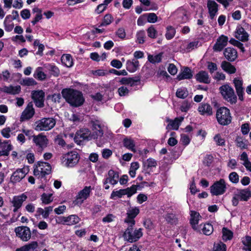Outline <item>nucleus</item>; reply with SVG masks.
Listing matches in <instances>:
<instances>
[{"label":"nucleus","mask_w":251,"mask_h":251,"mask_svg":"<svg viewBox=\"0 0 251 251\" xmlns=\"http://www.w3.org/2000/svg\"><path fill=\"white\" fill-rule=\"evenodd\" d=\"M27 196L24 193L17 197V209L21 207L23 202L26 200Z\"/></svg>","instance_id":"57"},{"label":"nucleus","mask_w":251,"mask_h":251,"mask_svg":"<svg viewBox=\"0 0 251 251\" xmlns=\"http://www.w3.org/2000/svg\"><path fill=\"white\" fill-rule=\"evenodd\" d=\"M147 33L149 37L155 38L156 37L157 32L155 27L153 25H151L148 28Z\"/></svg>","instance_id":"60"},{"label":"nucleus","mask_w":251,"mask_h":251,"mask_svg":"<svg viewBox=\"0 0 251 251\" xmlns=\"http://www.w3.org/2000/svg\"><path fill=\"white\" fill-rule=\"evenodd\" d=\"M233 84L239 100H240L241 101H243L244 99V88L243 87V79L239 77H235L233 79Z\"/></svg>","instance_id":"16"},{"label":"nucleus","mask_w":251,"mask_h":251,"mask_svg":"<svg viewBox=\"0 0 251 251\" xmlns=\"http://www.w3.org/2000/svg\"><path fill=\"white\" fill-rule=\"evenodd\" d=\"M235 142L237 147L240 148L242 150L247 149L249 145L248 142L247 140L239 136L236 138Z\"/></svg>","instance_id":"44"},{"label":"nucleus","mask_w":251,"mask_h":251,"mask_svg":"<svg viewBox=\"0 0 251 251\" xmlns=\"http://www.w3.org/2000/svg\"><path fill=\"white\" fill-rule=\"evenodd\" d=\"M91 131L88 128H81L77 131L75 135L74 140L78 144L86 139H89L90 137Z\"/></svg>","instance_id":"15"},{"label":"nucleus","mask_w":251,"mask_h":251,"mask_svg":"<svg viewBox=\"0 0 251 251\" xmlns=\"http://www.w3.org/2000/svg\"><path fill=\"white\" fill-rule=\"evenodd\" d=\"M199 42L198 41H194L190 42L186 47V50L187 52H189L197 48L199 45Z\"/></svg>","instance_id":"59"},{"label":"nucleus","mask_w":251,"mask_h":251,"mask_svg":"<svg viewBox=\"0 0 251 251\" xmlns=\"http://www.w3.org/2000/svg\"><path fill=\"white\" fill-rule=\"evenodd\" d=\"M136 36L137 42L139 44H143L144 43L146 34L144 30H140L138 31L136 33Z\"/></svg>","instance_id":"55"},{"label":"nucleus","mask_w":251,"mask_h":251,"mask_svg":"<svg viewBox=\"0 0 251 251\" xmlns=\"http://www.w3.org/2000/svg\"><path fill=\"white\" fill-rule=\"evenodd\" d=\"M218 6L217 3L213 0H209L207 1V7L211 19H213L216 15L218 10Z\"/></svg>","instance_id":"29"},{"label":"nucleus","mask_w":251,"mask_h":251,"mask_svg":"<svg viewBox=\"0 0 251 251\" xmlns=\"http://www.w3.org/2000/svg\"><path fill=\"white\" fill-rule=\"evenodd\" d=\"M123 234L124 239L130 243L138 241L143 235L142 229H133L134 226L128 225Z\"/></svg>","instance_id":"2"},{"label":"nucleus","mask_w":251,"mask_h":251,"mask_svg":"<svg viewBox=\"0 0 251 251\" xmlns=\"http://www.w3.org/2000/svg\"><path fill=\"white\" fill-rule=\"evenodd\" d=\"M219 90L224 99L231 104L235 103L237 101V97L233 89L228 84L222 85L219 88Z\"/></svg>","instance_id":"5"},{"label":"nucleus","mask_w":251,"mask_h":251,"mask_svg":"<svg viewBox=\"0 0 251 251\" xmlns=\"http://www.w3.org/2000/svg\"><path fill=\"white\" fill-rule=\"evenodd\" d=\"M228 41V38L224 35H221L217 39V41L214 44L213 49L215 51H221L225 47L227 44Z\"/></svg>","instance_id":"20"},{"label":"nucleus","mask_w":251,"mask_h":251,"mask_svg":"<svg viewBox=\"0 0 251 251\" xmlns=\"http://www.w3.org/2000/svg\"><path fill=\"white\" fill-rule=\"evenodd\" d=\"M139 168V164L137 162L131 163L129 171V174L131 177H134L136 175V171Z\"/></svg>","instance_id":"51"},{"label":"nucleus","mask_w":251,"mask_h":251,"mask_svg":"<svg viewBox=\"0 0 251 251\" xmlns=\"http://www.w3.org/2000/svg\"><path fill=\"white\" fill-rule=\"evenodd\" d=\"M56 124V120L53 118H43L37 121L35 129L36 131H48L52 129Z\"/></svg>","instance_id":"3"},{"label":"nucleus","mask_w":251,"mask_h":251,"mask_svg":"<svg viewBox=\"0 0 251 251\" xmlns=\"http://www.w3.org/2000/svg\"><path fill=\"white\" fill-rule=\"evenodd\" d=\"M139 81L140 78L139 77L136 79L131 77H123L120 79L119 82L121 84L130 85L131 86H132L135 85L136 83Z\"/></svg>","instance_id":"41"},{"label":"nucleus","mask_w":251,"mask_h":251,"mask_svg":"<svg viewBox=\"0 0 251 251\" xmlns=\"http://www.w3.org/2000/svg\"><path fill=\"white\" fill-rule=\"evenodd\" d=\"M145 165L148 168H155L157 166V162L155 159L150 158L147 160L145 163Z\"/></svg>","instance_id":"61"},{"label":"nucleus","mask_w":251,"mask_h":251,"mask_svg":"<svg viewBox=\"0 0 251 251\" xmlns=\"http://www.w3.org/2000/svg\"><path fill=\"white\" fill-rule=\"evenodd\" d=\"M183 120L184 118L182 117L176 118L174 120H171L169 118H166V121L168 123V125L167 126L166 128L167 129L177 130L181 124V123L183 121Z\"/></svg>","instance_id":"23"},{"label":"nucleus","mask_w":251,"mask_h":251,"mask_svg":"<svg viewBox=\"0 0 251 251\" xmlns=\"http://www.w3.org/2000/svg\"><path fill=\"white\" fill-rule=\"evenodd\" d=\"M139 62L137 59L128 60L126 62V70L130 73L136 72L139 68Z\"/></svg>","instance_id":"28"},{"label":"nucleus","mask_w":251,"mask_h":251,"mask_svg":"<svg viewBox=\"0 0 251 251\" xmlns=\"http://www.w3.org/2000/svg\"><path fill=\"white\" fill-rule=\"evenodd\" d=\"M53 207L52 206H48L43 209L42 208H38L37 210V212L42 215L43 217L46 219L49 217L50 213L52 211Z\"/></svg>","instance_id":"43"},{"label":"nucleus","mask_w":251,"mask_h":251,"mask_svg":"<svg viewBox=\"0 0 251 251\" xmlns=\"http://www.w3.org/2000/svg\"><path fill=\"white\" fill-rule=\"evenodd\" d=\"M226 183L223 178L215 181L210 187V193L213 196L224 194L226 190Z\"/></svg>","instance_id":"11"},{"label":"nucleus","mask_w":251,"mask_h":251,"mask_svg":"<svg viewBox=\"0 0 251 251\" xmlns=\"http://www.w3.org/2000/svg\"><path fill=\"white\" fill-rule=\"evenodd\" d=\"M214 141L216 143L217 145L223 146L225 145V140L224 138L221 137V135L219 134H216L214 137Z\"/></svg>","instance_id":"58"},{"label":"nucleus","mask_w":251,"mask_h":251,"mask_svg":"<svg viewBox=\"0 0 251 251\" xmlns=\"http://www.w3.org/2000/svg\"><path fill=\"white\" fill-rule=\"evenodd\" d=\"M34 113L35 111L33 107L32 104L29 103L26 108L25 109L22 114L20 118L21 121H24L30 119L33 117Z\"/></svg>","instance_id":"25"},{"label":"nucleus","mask_w":251,"mask_h":251,"mask_svg":"<svg viewBox=\"0 0 251 251\" xmlns=\"http://www.w3.org/2000/svg\"><path fill=\"white\" fill-rule=\"evenodd\" d=\"M175 33L176 30L174 27L171 26H169L167 27V32L165 36L168 40L172 39L174 37Z\"/></svg>","instance_id":"54"},{"label":"nucleus","mask_w":251,"mask_h":251,"mask_svg":"<svg viewBox=\"0 0 251 251\" xmlns=\"http://www.w3.org/2000/svg\"><path fill=\"white\" fill-rule=\"evenodd\" d=\"M118 179V173L113 170H110L106 178L103 180V184L110 183L112 185H115L117 183Z\"/></svg>","instance_id":"22"},{"label":"nucleus","mask_w":251,"mask_h":251,"mask_svg":"<svg viewBox=\"0 0 251 251\" xmlns=\"http://www.w3.org/2000/svg\"><path fill=\"white\" fill-rule=\"evenodd\" d=\"M251 197V191L249 188L237 189L234 192L232 199V203L234 206H237L239 201H248Z\"/></svg>","instance_id":"4"},{"label":"nucleus","mask_w":251,"mask_h":251,"mask_svg":"<svg viewBox=\"0 0 251 251\" xmlns=\"http://www.w3.org/2000/svg\"><path fill=\"white\" fill-rule=\"evenodd\" d=\"M191 70L188 68H185L182 73L177 75V79L181 80L185 79H190L192 77Z\"/></svg>","instance_id":"40"},{"label":"nucleus","mask_w":251,"mask_h":251,"mask_svg":"<svg viewBox=\"0 0 251 251\" xmlns=\"http://www.w3.org/2000/svg\"><path fill=\"white\" fill-rule=\"evenodd\" d=\"M33 142L39 151H42L48 146V139L46 136L40 133L33 136Z\"/></svg>","instance_id":"13"},{"label":"nucleus","mask_w":251,"mask_h":251,"mask_svg":"<svg viewBox=\"0 0 251 251\" xmlns=\"http://www.w3.org/2000/svg\"><path fill=\"white\" fill-rule=\"evenodd\" d=\"M61 94L66 101L74 107L81 106L85 100L82 92L73 89H63L61 91Z\"/></svg>","instance_id":"1"},{"label":"nucleus","mask_w":251,"mask_h":251,"mask_svg":"<svg viewBox=\"0 0 251 251\" xmlns=\"http://www.w3.org/2000/svg\"><path fill=\"white\" fill-rule=\"evenodd\" d=\"M45 93L42 90L34 91L32 92V98L36 106L43 107L44 106Z\"/></svg>","instance_id":"14"},{"label":"nucleus","mask_w":251,"mask_h":251,"mask_svg":"<svg viewBox=\"0 0 251 251\" xmlns=\"http://www.w3.org/2000/svg\"><path fill=\"white\" fill-rule=\"evenodd\" d=\"M190 223L192 226V227L195 230H199L198 223L199 221L201 218V216L200 213L196 211L191 210L190 211Z\"/></svg>","instance_id":"21"},{"label":"nucleus","mask_w":251,"mask_h":251,"mask_svg":"<svg viewBox=\"0 0 251 251\" xmlns=\"http://www.w3.org/2000/svg\"><path fill=\"white\" fill-rule=\"evenodd\" d=\"M62 64L67 67L70 68L73 66V59L70 54H64L61 57Z\"/></svg>","instance_id":"35"},{"label":"nucleus","mask_w":251,"mask_h":251,"mask_svg":"<svg viewBox=\"0 0 251 251\" xmlns=\"http://www.w3.org/2000/svg\"><path fill=\"white\" fill-rule=\"evenodd\" d=\"M80 221V218L76 215H71L68 217H60L59 218V223L72 226L78 223Z\"/></svg>","instance_id":"17"},{"label":"nucleus","mask_w":251,"mask_h":251,"mask_svg":"<svg viewBox=\"0 0 251 251\" xmlns=\"http://www.w3.org/2000/svg\"><path fill=\"white\" fill-rule=\"evenodd\" d=\"M175 14L176 17L177 22L179 23H186L188 20L187 12L183 9H178Z\"/></svg>","instance_id":"33"},{"label":"nucleus","mask_w":251,"mask_h":251,"mask_svg":"<svg viewBox=\"0 0 251 251\" xmlns=\"http://www.w3.org/2000/svg\"><path fill=\"white\" fill-rule=\"evenodd\" d=\"M198 110L200 114L202 115L210 116L213 114L212 108L208 103H201L199 106Z\"/></svg>","instance_id":"27"},{"label":"nucleus","mask_w":251,"mask_h":251,"mask_svg":"<svg viewBox=\"0 0 251 251\" xmlns=\"http://www.w3.org/2000/svg\"><path fill=\"white\" fill-rule=\"evenodd\" d=\"M212 251H226V246L223 243L215 244Z\"/></svg>","instance_id":"64"},{"label":"nucleus","mask_w":251,"mask_h":251,"mask_svg":"<svg viewBox=\"0 0 251 251\" xmlns=\"http://www.w3.org/2000/svg\"><path fill=\"white\" fill-rule=\"evenodd\" d=\"M115 34L121 40H124L126 36L125 28L123 27L119 28L115 32Z\"/></svg>","instance_id":"62"},{"label":"nucleus","mask_w":251,"mask_h":251,"mask_svg":"<svg viewBox=\"0 0 251 251\" xmlns=\"http://www.w3.org/2000/svg\"><path fill=\"white\" fill-rule=\"evenodd\" d=\"M91 124L93 129L95 130L97 136H102L103 134L102 128L104 126L102 121L100 119H95L91 121Z\"/></svg>","instance_id":"24"},{"label":"nucleus","mask_w":251,"mask_h":251,"mask_svg":"<svg viewBox=\"0 0 251 251\" xmlns=\"http://www.w3.org/2000/svg\"><path fill=\"white\" fill-rule=\"evenodd\" d=\"M0 91L10 94H14L16 89L12 86H3L0 88Z\"/></svg>","instance_id":"63"},{"label":"nucleus","mask_w":251,"mask_h":251,"mask_svg":"<svg viewBox=\"0 0 251 251\" xmlns=\"http://www.w3.org/2000/svg\"><path fill=\"white\" fill-rule=\"evenodd\" d=\"M43 67L50 71L51 73V74L54 76H58L60 74L59 69L56 66L50 64H44Z\"/></svg>","instance_id":"39"},{"label":"nucleus","mask_w":251,"mask_h":251,"mask_svg":"<svg viewBox=\"0 0 251 251\" xmlns=\"http://www.w3.org/2000/svg\"><path fill=\"white\" fill-rule=\"evenodd\" d=\"M140 212L139 208L136 206H130L126 210V218L124 220L125 223L128 225L134 226L135 218Z\"/></svg>","instance_id":"12"},{"label":"nucleus","mask_w":251,"mask_h":251,"mask_svg":"<svg viewBox=\"0 0 251 251\" xmlns=\"http://www.w3.org/2000/svg\"><path fill=\"white\" fill-rule=\"evenodd\" d=\"M17 236H19L23 241H27L31 237V232L27 226H19L17 227Z\"/></svg>","instance_id":"18"},{"label":"nucleus","mask_w":251,"mask_h":251,"mask_svg":"<svg viewBox=\"0 0 251 251\" xmlns=\"http://www.w3.org/2000/svg\"><path fill=\"white\" fill-rule=\"evenodd\" d=\"M144 16L147 17L149 23H154L157 21L158 17L154 13L146 14L144 15Z\"/></svg>","instance_id":"56"},{"label":"nucleus","mask_w":251,"mask_h":251,"mask_svg":"<svg viewBox=\"0 0 251 251\" xmlns=\"http://www.w3.org/2000/svg\"><path fill=\"white\" fill-rule=\"evenodd\" d=\"M52 196V194L43 193L41 198L42 203L45 204H48L51 202L53 201Z\"/></svg>","instance_id":"52"},{"label":"nucleus","mask_w":251,"mask_h":251,"mask_svg":"<svg viewBox=\"0 0 251 251\" xmlns=\"http://www.w3.org/2000/svg\"><path fill=\"white\" fill-rule=\"evenodd\" d=\"M162 57V53H160L155 55H152L149 54L148 56V59L149 62L151 63L155 64L157 63H159L161 61Z\"/></svg>","instance_id":"47"},{"label":"nucleus","mask_w":251,"mask_h":251,"mask_svg":"<svg viewBox=\"0 0 251 251\" xmlns=\"http://www.w3.org/2000/svg\"><path fill=\"white\" fill-rule=\"evenodd\" d=\"M39 245L36 241H32L20 248L17 249V251H39Z\"/></svg>","instance_id":"30"},{"label":"nucleus","mask_w":251,"mask_h":251,"mask_svg":"<svg viewBox=\"0 0 251 251\" xmlns=\"http://www.w3.org/2000/svg\"><path fill=\"white\" fill-rule=\"evenodd\" d=\"M33 12L36 13V15L34 19L31 21V23L33 25H35L42 19V10L36 7L33 9Z\"/></svg>","instance_id":"45"},{"label":"nucleus","mask_w":251,"mask_h":251,"mask_svg":"<svg viewBox=\"0 0 251 251\" xmlns=\"http://www.w3.org/2000/svg\"><path fill=\"white\" fill-rule=\"evenodd\" d=\"M224 54L226 58L229 61H233L237 57V52L233 48L228 47L226 48Z\"/></svg>","instance_id":"26"},{"label":"nucleus","mask_w":251,"mask_h":251,"mask_svg":"<svg viewBox=\"0 0 251 251\" xmlns=\"http://www.w3.org/2000/svg\"><path fill=\"white\" fill-rule=\"evenodd\" d=\"M50 165L45 162H38L35 165L34 169V175L38 177H43L47 175H49L51 172Z\"/></svg>","instance_id":"9"},{"label":"nucleus","mask_w":251,"mask_h":251,"mask_svg":"<svg viewBox=\"0 0 251 251\" xmlns=\"http://www.w3.org/2000/svg\"><path fill=\"white\" fill-rule=\"evenodd\" d=\"M114 21V18L110 14H106L102 20V21L99 26H107L111 24Z\"/></svg>","instance_id":"49"},{"label":"nucleus","mask_w":251,"mask_h":251,"mask_svg":"<svg viewBox=\"0 0 251 251\" xmlns=\"http://www.w3.org/2000/svg\"><path fill=\"white\" fill-rule=\"evenodd\" d=\"M123 144L125 147L132 151L135 152V144L133 140L131 138H125L123 141Z\"/></svg>","instance_id":"38"},{"label":"nucleus","mask_w":251,"mask_h":251,"mask_svg":"<svg viewBox=\"0 0 251 251\" xmlns=\"http://www.w3.org/2000/svg\"><path fill=\"white\" fill-rule=\"evenodd\" d=\"M228 179L233 184H237L239 182V176L235 172H232L229 174Z\"/></svg>","instance_id":"53"},{"label":"nucleus","mask_w":251,"mask_h":251,"mask_svg":"<svg viewBox=\"0 0 251 251\" xmlns=\"http://www.w3.org/2000/svg\"><path fill=\"white\" fill-rule=\"evenodd\" d=\"M29 171L28 166H24L22 169H17V181H20L23 179L28 173Z\"/></svg>","instance_id":"37"},{"label":"nucleus","mask_w":251,"mask_h":251,"mask_svg":"<svg viewBox=\"0 0 251 251\" xmlns=\"http://www.w3.org/2000/svg\"><path fill=\"white\" fill-rule=\"evenodd\" d=\"M216 118L218 123L221 125L226 126L229 124L231 121L229 110L225 107L219 108L217 111Z\"/></svg>","instance_id":"6"},{"label":"nucleus","mask_w":251,"mask_h":251,"mask_svg":"<svg viewBox=\"0 0 251 251\" xmlns=\"http://www.w3.org/2000/svg\"><path fill=\"white\" fill-rule=\"evenodd\" d=\"M44 67L37 68L34 73V77L40 80H43L46 78L47 75L43 72Z\"/></svg>","instance_id":"42"},{"label":"nucleus","mask_w":251,"mask_h":251,"mask_svg":"<svg viewBox=\"0 0 251 251\" xmlns=\"http://www.w3.org/2000/svg\"><path fill=\"white\" fill-rule=\"evenodd\" d=\"M188 96V91L184 87L178 88L176 92V96L180 99H184Z\"/></svg>","instance_id":"48"},{"label":"nucleus","mask_w":251,"mask_h":251,"mask_svg":"<svg viewBox=\"0 0 251 251\" xmlns=\"http://www.w3.org/2000/svg\"><path fill=\"white\" fill-rule=\"evenodd\" d=\"M199 228H200V230L196 231L200 233H202L206 235H210L213 231L212 225L209 223L201 224L199 225Z\"/></svg>","instance_id":"31"},{"label":"nucleus","mask_w":251,"mask_h":251,"mask_svg":"<svg viewBox=\"0 0 251 251\" xmlns=\"http://www.w3.org/2000/svg\"><path fill=\"white\" fill-rule=\"evenodd\" d=\"M235 37L241 42H247L249 40V34L240 25L237 26L234 32Z\"/></svg>","instance_id":"19"},{"label":"nucleus","mask_w":251,"mask_h":251,"mask_svg":"<svg viewBox=\"0 0 251 251\" xmlns=\"http://www.w3.org/2000/svg\"><path fill=\"white\" fill-rule=\"evenodd\" d=\"M16 19V16L9 15L7 16L4 20L5 29L6 31L10 32L14 28V24L13 21Z\"/></svg>","instance_id":"32"},{"label":"nucleus","mask_w":251,"mask_h":251,"mask_svg":"<svg viewBox=\"0 0 251 251\" xmlns=\"http://www.w3.org/2000/svg\"><path fill=\"white\" fill-rule=\"evenodd\" d=\"M242 241L244 245V249L246 251H251V237L246 236L242 238Z\"/></svg>","instance_id":"50"},{"label":"nucleus","mask_w":251,"mask_h":251,"mask_svg":"<svg viewBox=\"0 0 251 251\" xmlns=\"http://www.w3.org/2000/svg\"><path fill=\"white\" fill-rule=\"evenodd\" d=\"M79 160V155L76 151H71L64 154L62 162L67 167H73L76 165Z\"/></svg>","instance_id":"7"},{"label":"nucleus","mask_w":251,"mask_h":251,"mask_svg":"<svg viewBox=\"0 0 251 251\" xmlns=\"http://www.w3.org/2000/svg\"><path fill=\"white\" fill-rule=\"evenodd\" d=\"M93 188L91 186H85L79 191L73 201L75 205L80 206L91 195Z\"/></svg>","instance_id":"8"},{"label":"nucleus","mask_w":251,"mask_h":251,"mask_svg":"<svg viewBox=\"0 0 251 251\" xmlns=\"http://www.w3.org/2000/svg\"><path fill=\"white\" fill-rule=\"evenodd\" d=\"M221 68L224 71L230 74L235 73L236 71V69L234 66L229 62L226 61L222 62Z\"/></svg>","instance_id":"36"},{"label":"nucleus","mask_w":251,"mask_h":251,"mask_svg":"<svg viewBox=\"0 0 251 251\" xmlns=\"http://www.w3.org/2000/svg\"><path fill=\"white\" fill-rule=\"evenodd\" d=\"M138 186L132 185L126 189L113 191L110 196V198L113 200L116 198H121L123 196L126 195L128 198L131 197L137 192Z\"/></svg>","instance_id":"10"},{"label":"nucleus","mask_w":251,"mask_h":251,"mask_svg":"<svg viewBox=\"0 0 251 251\" xmlns=\"http://www.w3.org/2000/svg\"><path fill=\"white\" fill-rule=\"evenodd\" d=\"M222 233V238L225 241L230 240L233 237V232L226 227L223 228Z\"/></svg>","instance_id":"46"},{"label":"nucleus","mask_w":251,"mask_h":251,"mask_svg":"<svg viewBox=\"0 0 251 251\" xmlns=\"http://www.w3.org/2000/svg\"><path fill=\"white\" fill-rule=\"evenodd\" d=\"M196 78L197 80L200 82L209 83L210 82L209 75L205 71H200L196 75Z\"/></svg>","instance_id":"34"}]
</instances>
